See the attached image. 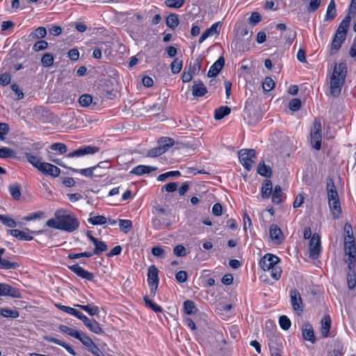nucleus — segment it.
I'll list each match as a JSON object with an SVG mask.
<instances>
[{"label":"nucleus","mask_w":356,"mask_h":356,"mask_svg":"<svg viewBox=\"0 0 356 356\" xmlns=\"http://www.w3.org/2000/svg\"><path fill=\"white\" fill-rule=\"evenodd\" d=\"M346 72L345 63H341L334 67L330 79V95L333 97H337L340 95Z\"/></svg>","instance_id":"obj_1"},{"label":"nucleus","mask_w":356,"mask_h":356,"mask_svg":"<svg viewBox=\"0 0 356 356\" xmlns=\"http://www.w3.org/2000/svg\"><path fill=\"white\" fill-rule=\"evenodd\" d=\"M55 217L60 222V230L73 232L79 227V221L77 218L73 214H67L65 210H57L55 212Z\"/></svg>","instance_id":"obj_2"},{"label":"nucleus","mask_w":356,"mask_h":356,"mask_svg":"<svg viewBox=\"0 0 356 356\" xmlns=\"http://www.w3.org/2000/svg\"><path fill=\"white\" fill-rule=\"evenodd\" d=\"M322 140V127L320 120L315 119L310 132V141L313 148L320 150Z\"/></svg>","instance_id":"obj_3"},{"label":"nucleus","mask_w":356,"mask_h":356,"mask_svg":"<svg viewBox=\"0 0 356 356\" xmlns=\"http://www.w3.org/2000/svg\"><path fill=\"white\" fill-rule=\"evenodd\" d=\"M99 168H104V170L108 169V168H109V163L107 161H102V162H100L98 165L91 167V168H84V169H81V170L70 168V170H72V172H79L81 175H82L85 177H91V178H92V177L99 178V177H102L103 174H104L102 172H96L99 170Z\"/></svg>","instance_id":"obj_4"},{"label":"nucleus","mask_w":356,"mask_h":356,"mask_svg":"<svg viewBox=\"0 0 356 356\" xmlns=\"http://www.w3.org/2000/svg\"><path fill=\"white\" fill-rule=\"evenodd\" d=\"M257 158L256 152L253 149H243L238 152V159L245 170L250 171Z\"/></svg>","instance_id":"obj_5"},{"label":"nucleus","mask_w":356,"mask_h":356,"mask_svg":"<svg viewBox=\"0 0 356 356\" xmlns=\"http://www.w3.org/2000/svg\"><path fill=\"white\" fill-rule=\"evenodd\" d=\"M159 280V270L154 265L150 266L148 268L147 282L150 288L151 296L153 297L156 295Z\"/></svg>","instance_id":"obj_6"},{"label":"nucleus","mask_w":356,"mask_h":356,"mask_svg":"<svg viewBox=\"0 0 356 356\" xmlns=\"http://www.w3.org/2000/svg\"><path fill=\"white\" fill-rule=\"evenodd\" d=\"M321 251V243L320 236L315 233L312 235L309 241V257L312 259L318 258Z\"/></svg>","instance_id":"obj_7"},{"label":"nucleus","mask_w":356,"mask_h":356,"mask_svg":"<svg viewBox=\"0 0 356 356\" xmlns=\"http://www.w3.org/2000/svg\"><path fill=\"white\" fill-rule=\"evenodd\" d=\"M290 299L292 307L298 315L303 312V303L300 292L296 289L290 291Z\"/></svg>","instance_id":"obj_8"},{"label":"nucleus","mask_w":356,"mask_h":356,"mask_svg":"<svg viewBox=\"0 0 356 356\" xmlns=\"http://www.w3.org/2000/svg\"><path fill=\"white\" fill-rule=\"evenodd\" d=\"M280 259L277 256L272 254H266L259 260V266L264 271L270 270L274 265L277 264Z\"/></svg>","instance_id":"obj_9"},{"label":"nucleus","mask_w":356,"mask_h":356,"mask_svg":"<svg viewBox=\"0 0 356 356\" xmlns=\"http://www.w3.org/2000/svg\"><path fill=\"white\" fill-rule=\"evenodd\" d=\"M99 150V148L96 146H84L81 147L79 149H75L74 151L69 153L67 155V157L68 158H72V157H79L83 156L86 154H93L97 152H98Z\"/></svg>","instance_id":"obj_10"},{"label":"nucleus","mask_w":356,"mask_h":356,"mask_svg":"<svg viewBox=\"0 0 356 356\" xmlns=\"http://www.w3.org/2000/svg\"><path fill=\"white\" fill-rule=\"evenodd\" d=\"M38 170L44 175L51 176L54 178L58 177L60 174V169L49 163L43 162L42 164L39 165Z\"/></svg>","instance_id":"obj_11"},{"label":"nucleus","mask_w":356,"mask_h":356,"mask_svg":"<svg viewBox=\"0 0 356 356\" xmlns=\"http://www.w3.org/2000/svg\"><path fill=\"white\" fill-rule=\"evenodd\" d=\"M69 269L72 270L74 273H75L78 277L88 280V281H93L95 279V275L92 273H90L82 267H81L79 264H74L72 266H70Z\"/></svg>","instance_id":"obj_12"},{"label":"nucleus","mask_w":356,"mask_h":356,"mask_svg":"<svg viewBox=\"0 0 356 356\" xmlns=\"http://www.w3.org/2000/svg\"><path fill=\"white\" fill-rule=\"evenodd\" d=\"M69 269L72 270L74 273H75L78 277L88 280V281H93L95 279V275L92 273H90L82 267H81L79 264H74L72 266H70Z\"/></svg>","instance_id":"obj_13"},{"label":"nucleus","mask_w":356,"mask_h":356,"mask_svg":"<svg viewBox=\"0 0 356 356\" xmlns=\"http://www.w3.org/2000/svg\"><path fill=\"white\" fill-rule=\"evenodd\" d=\"M0 296H10L12 298H20L21 293L17 288L6 284L0 283Z\"/></svg>","instance_id":"obj_14"},{"label":"nucleus","mask_w":356,"mask_h":356,"mask_svg":"<svg viewBox=\"0 0 356 356\" xmlns=\"http://www.w3.org/2000/svg\"><path fill=\"white\" fill-rule=\"evenodd\" d=\"M225 65V58L223 56H220L210 67L207 76L209 77L216 76L220 70L222 69Z\"/></svg>","instance_id":"obj_15"},{"label":"nucleus","mask_w":356,"mask_h":356,"mask_svg":"<svg viewBox=\"0 0 356 356\" xmlns=\"http://www.w3.org/2000/svg\"><path fill=\"white\" fill-rule=\"evenodd\" d=\"M270 236L271 239L277 244H280L284 241V236L282 230L277 225H272L270 227Z\"/></svg>","instance_id":"obj_16"},{"label":"nucleus","mask_w":356,"mask_h":356,"mask_svg":"<svg viewBox=\"0 0 356 356\" xmlns=\"http://www.w3.org/2000/svg\"><path fill=\"white\" fill-rule=\"evenodd\" d=\"M302 337L305 340L309 341L312 343H315L316 338L312 325L309 323H305L302 327Z\"/></svg>","instance_id":"obj_17"},{"label":"nucleus","mask_w":356,"mask_h":356,"mask_svg":"<svg viewBox=\"0 0 356 356\" xmlns=\"http://www.w3.org/2000/svg\"><path fill=\"white\" fill-rule=\"evenodd\" d=\"M83 324L90 331L95 334H100L104 333L100 324L95 319L87 318V321H84Z\"/></svg>","instance_id":"obj_18"},{"label":"nucleus","mask_w":356,"mask_h":356,"mask_svg":"<svg viewBox=\"0 0 356 356\" xmlns=\"http://www.w3.org/2000/svg\"><path fill=\"white\" fill-rule=\"evenodd\" d=\"M207 92V87L201 81L198 80L193 82V86H192V93L194 96L197 97H203Z\"/></svg>","instance_id":"obj_19"},{"label":"nucleus","mask_w":356,"mask_h":356,"mask_svg":"<svg viewBox=\"0 0 356 356\" xmlns=\"http://www.w3.org/2000/svg\"><path fill=\"white\" fill-rule=\"evenodd\" d=\"M220 22L213 24L210 28L207 29L200 36L199 42H203L209 36L219 33Z\"/></svg>","instance_id":"obj_20"},{"label":"nucleus","mask_w":356,"mask_h":356,"mask_svg":"<svg viewBox=\"0 0 356 356\" xmlns=\"http://www.w3.org/2000/svg\"><path fill=\"white\" fill-rule=\"evenodd\" d=\"M351 17L346 16L340 23L336 33L339 35L341 38H346L348 32V29L350 26Z\"/></svg>","instance_id":"obj_21"},{"label":"nucleus","mask_w":356,"mask_h":356,"mask_svg":"<svg viewBox=\"0 0 356 356\" xmlns=\"http://www.w3.org/2000/svg\"><path fill=\"white\" fill-rule=\"evenodd\" d=\"M157 170L156 167H152L148 165H139L134 168L130 173L136 175H143L144 174H149L153 171Z\"/></svg>","instance_id":"obj_22"},{"label":"nucleus","mask_w":356,"mask_h":356,"mask_svg":"<svg viewBox=\"0 0 356 356\" xmlns=\"http://www.w3.org/2000/svg\"><path fill=\"white\" fill-rule=\"evenodd\" d=\"M321 333L323 337H327L331 326V318L329 315L324 316L321 319Z\"/></svg>","instance_id":"obj_23"},{"label":"nucleus","mask_w":356,"mask_h":356,"mask_svg":"<svg viewBox=\"0 0 356 356\" xmlns=\"http://www.w3.org/2000/svg\"><path fill=\"white\" fill-rule=\"evenodd\" d=\"M273 192V184L269 179H266L262 183L261 193L264 199L270 197Z\"/></svg>","instance_id":"obj_24"},{"label":"nucleus","mask_w":356,"mask_h":356,"mask_svg":"<svg viewBox=\"0 0 356 356\" xmlns=\"http://www.w3.org/2000/svg\"><path fill=\"white\" fill-rule=\"evenodd\" d=\"M8 232L13 236L21 241H31L33 239V237L29 234L19 229H9L8 230Z\"/></svg>","instance_id":"obj_25"},{"label":"nucleus","mask_w":356,"mask_h":356,"mask_svg":"<svg viewBox=\"0 0 356 356\" xmlns=\"http://www.w3.org/2000/svg\"><path fill=\"white\" fill-rule=\"evenodd\" d=\"M257 173L262 177L269 178L272 176L273 172L269 165H266L264 161H261L257 166Z\"/></svg>","instance_id":"obj_26"},{"label":"nucleus","mask_w":356,"mask_h":356,"mask_svg":"<svg viewBox=\"0 0 356 356\" xmlns=\"http://www.w3.org/2000/svg\"><path fill=\"white\" fill-rule=\"evenodd\" d=\"M92 243L95 245V249L92 252V255H99L108 249V246L106 243L99 240L98 238L92 240Z\"/></svg>","instance_id":"obj_27"},{"label":"nucleus","mask_w":356,"mask_h":356,"mask_svg":"<svg viewBox=\"0 0 356 356\" xmlns=\"http://www.w3.org/2000/svg\"><path fill=\"white\" fill-rule=\"evenodd\" d=\"M346 38H341L339 35H337L336 33L330 49V54H334L338 50L341 48L343 42L345 40Z\"/></svg>","instance_id":"obj_28"},{"label":"nucleus","mask_w":356,"mask_h":356,"mask_svg":"<svg viewBox=\"0 0 356 356\" xmlns=\"http://www.w3.org/2000/svg\"><path fill=\"white\" fill-rule=\"evenodd\" d=\"M330 211L334 219H337L341 213V208L339 200L338 201H332L328 203Z\"/></svg>","instance_id":"obj_29"},{"label":"nucleus","mask_w":356,"mask_h":356,"mask_svg":"<svg viewBox=\"0 0 356 356\" xmlns=\"http://www.w3.org/2000/svg\"><path fill=\"white\" fill-rule=\"evenodd\" d=\"M231 112V108L227 106H221L215 110L214 118L216 120H220L228 115Z\"/></svg>","instance_id":"obj_30"},{"label":"nucleus","mask_w":356,"mask_h":356,"mask_svg":"<svg viewBox=\"0 0 356 356\" xmlns=\"http://www.w3.org/2000/svg\"><path fill=\"white\" fill-rule=\"evenodd\" d=\"M336 16V5L334 0H331L328 4L326 15L325 17V21H332Z\"/></svg>","instance_id":"obj_31"},{"label":"nucleus","mask_w":356,"mask_h":356,"mask_svg":"<svg viewBox=\"0 0 356 356\" xmlns=\"http://www.w3.org/2000/svg\"><path fill=\"white\" fill-rule=\"evenodd\" d=\"M166 25L171 29H175L179 25L178 15L170 13L165 19Z\"/></svg>","instance_id":"obj_32"},{"label":"nucleus","mask_w":356,"mask_h":356,"mask_svg":"<svg viewBox=\"0 0 356 356\" xmlns=\"http://www.w3.org/2000/svg\"><path fill=\"white\" fill-rule=\"evenodd\" d=\"M47 35V29L43 26L37 28L33 32L31 33L29 38L31 40L42 39Z\"/></svg>","instance_id":"obj_33"},{"label":"nucleus","mask_w":356,"mask_h":356,"mask_svg":"<svg viewBox=\"0 0 356 356\" xmlns=\"http://www.w3.org/2000/svg\"><path fill=\"white\" fill-rule=\"evenodd\" d=\"M184 312L188 315L195 314L198 311L195 302L192 300L184 301Z\"/></svg>","instance_id":"obj_34"},{"label":"nucleus","mask_w":356,"mask_h":356,"mask_svg":"<svg viewBox=\"0 0 356 356\" xmlns=\"http://www.w3.org/2000/svg\"><path fill=\"white\" fill-rule=\"evenodd\" d=\"M283 195L282 190L280 186L277 185L274 188V191L272 192V201L274 204H278L282 202V196Z\"/></svg>","instance_id":"obj_35"},{"label":"nucleus","mask_w":356,"mask_h":356,"mask_svg":"<svg viewBox=\"0 0 356 356\" xmlns=\"http://www.w3.org/2000/svg\"><path fill=\"white\" fill-rule=\"evenodd\" d=\"M76 339L79 340L82 344L88 348V350L91 348V347L95 344L92 339L83 332H79V338H76Z\"/></svg>","instance_id":"obj_36"},{"label":"nucleus","mask_w":356,"mask_h":356,"mask_svg":"<svg viewBox=\"0 0 356 356\" xmlns=\"http://www.w3.org/2000/svg\"><path fill=\"white\" fill-rule=\"evenodd\" d=\"M158 143L159 147H163V149H165V152L170 147L175 144V140L169 137H162L159 140Z\"/></svg>","instance_id":"obj_37"},{"label":"nucleus","mask_w":356,"mask_h":356,"mask_svg":"<svg viewBox=\"0 0 356 356\" xmlns=\"http://www.w3.org/2000/svg\"><path fill=\"white\" fill-rule=\"evenodd\" d=\"M19 266L17 262L10 261L6 259L0 258V269H16Z\"/></svg>","instance_id":"obj_38"},{"label":"nucleus","mask_w":356,"mask_h":356,"mask_svg":"<svg viewBox=\"0 0 356 356\" xmlns=\"http://www.w3.org/2000/svg\"><path fill=\"white\" fill-rule=\"evenodd\" d=\"M77 307L88 313L90 316H98L99 309L97 306L92 305H77Z\"/></svg>","instance_id":"obj_39"},{"label":"nucleus","mask_w":356,"mask_h":356,"mask_svg":"<svg viewBox=\"0 0 356 356\" xmlns=\"http://www.w3.org/2000/svg\"><path fill=\"white\" fill-rule=\"evenodd\" d=\"M183 66L182 60L179 58H176L170 64V70L173 74L179 73Z\"/></svg>","instance_id":"obj_40"},{"label":"nucleus","mask_w":356,"mask_h":356,"mask_svg":"<svg viewBox=\"0 0 356 356\" xmlns=\"http://www.w3.org/2000/svg\"><path fill=\"white\" fill-rule=\"evenodd\" d=\"M58 328L62 332L65 333L75 339L79 338L80 331L74 330L73 328L69 327L64 325H60Z\"/></svg>","instance_id":"obj_41"},{"label":"nucleus","mask_w":356,"mask_h":356,"mask_svg":"<svg viewBox=\"0 0 356 356\" xmlns=\"http://www.w3.org/2000/svg\"><path fill=\"white\" fill-rule=\"evenodd\" d=\"M144 302L145 303V305L150 308L152 310H153L155 312H161L163 311V309L161 306L156 304L154 302L151 300L147 296H145L143 297Z\"/></svg>","instance_id":"obj_42"},{"label":"nucleus","mask_w":356,"mask_h":356,"mask_svg":"<svg viewBox=\"0 0 356 356\" xmlns=\"http://www.w3.org/2000/svg\"><path fill=\"white\" fill-rule=\"evenodd\" d=\"M120 229L124 234H127L132 228V222L130 220L119 219Z\"/></svg>","instance_id":"obj_43"},{"label":"nucleus","mask_w":356,"mask_h":356,"mask_svg":"<svg viewBox=\"0 0 356 356\" xmlns=\"http://www.w3.org/2000/svg\"><path fill=\"white\" fill-rule=\"evenodd\" d=\"M347 284L350 290L356 286V271H348L347 274Z\"/></svg>","instance_id":"obj_44"},{"label":"nucleus","mask_w":356,"mask_h":356,"mask_svg":"<svg viewBox=\"0 0 356 356\" xmlns=\"http://www.w3.org/2000/svg\"><path fill=\"white\" fill-rule=\"evenodd\" d=\"M0 221L3 225L10 228H14L17 226L15 220L8 216L0 214Z\"/></svg>","instance_id":"obj_45"},{"label":"nucleus","mask_w":356,"mask_h":356,"mask_svg":"<svg viewBox=\"0 0 356 356\" xmlns=\"http://www.w3.org/2000/svg\"><path fill=\"white\" fill-rule=\"evenodd\" d=\"M25 157L28 160V161L33 165L35 168L38 169L40 164H42L43 162H41V159L39 157H37L31 153H25Z\"/></svg>","instance_id":"obj_46"},{"label":"nucleus","mask_w":356,"mask_h":356,"mask_svg":"<svg viewBox=\"0 0 356 356\" xmlns=\"http://www.w3.org/2000/svg\"><path fill=\"white\" fill-rule=\"evenodd\" d=\"M344 250H345L346 254H348V257L355 256L356 248H355V242L353 241L345 242Z\"/></svg>","instance_id":"obj_47"},{"label":"nucleus","mask_w":356,"mask_h":356,"mask_svg":"<svg viewBox=\"0 0 356 356\" xmlns=\"http://www.w3.org/2000/svg\"><path fill=\"white\" fill-rule=\"evenodd\" d=\"M54 61V58L53 54L51 53L44 54L41 58V63L44 67H51L53 65Z\"/></svg>","instance_id":"obj_48"},{"label":"nucleus","mask_w":356,"mask_h":356,"mask_svg":"<svg viewBox=\"0 0 356 356\" xmlns=\"http://www.w3.org/2000/svg\"><path fill=\"white\" fill-rule=\"evenodd\" d=\"M9 191L14 200H18L21 197V191L17 184H11L9 186Z\"/></svg>","instance_id":"obj_49"},{"label":"nucleus","mask_w":356,"mask_h":356,"mask_svg":"<svg viewBox=\"0 0 356 356\" xmlns=\"http://www.w3.org/2000/svg\"><path fill=\"white\" fill-rule=\"evenodd\" d=\"M1 315L3 317H10L13 318H16L19 316V312L17 310L10 309L8 308H3L0 312Z\"/></svg>","instance_id":"obj_50"},{"label":"nucleus","mask_w":356,"mask_h":356,"mask_svg":"<svg viewBox=\"0 0 356 356\" xmlns=\"http://www.w3.org/2000/svg\"><path fill=\"white\" fill-rule=\"evenodd\" d=\"M181 173L178 170L170 171L159 175L157 180L159 181H163L169 177H179Z\"/></svg>","instance_id":"obj_51"},{"label":"nucleus","mask_w":356,"mask_h":356,"mask_svg":"<svg viewBox=\"0 0 356 356\" xmlns=\"http://www.w3.org/2000/svg\"><path fill=\"white\" fill-rule=\"evenodd\" d=\"M88 221L93 225H102L106 222V218L104 216H93L90 217Z\"/></svg>","instance_id":"obj_52"},{"label":"nucleus","mask_w":356,"mask_h":356,"mask_svg":"<svg viewBox=\"0 0 356 356\" xmlns=\"http://www.w3.org/2000/svg\"><path fill=\"white\" fill-rule=\"evenodd\" d=\"M49 148L51 150L58 151L61 154L66 153L67 151V145L61 143H53L50 145Z\"/></svg>","instance_id":"obj_53"},{"label":"nucleus","mask_w":356,"mask_h":356,"mask_svg":"<svg viewBox=\"0 0 356 356\" xmlns=\"http://www.w3.org/2000/svg\"><path fill=\"white\" fill-rule=\"evenodd\" d=\"M185 0H165V5L168 8H179L184 4Z\"/></svg>","instance_id":"obj_54"},{"label":"nucleus","mask_w":356,"mask_h":356,"mask_svg":"<svg viewBox=\"0 0 356 356\" xmlns=\"http://www.w3.org/2000/svg\"><path fill=\"white\" fill-rule=\"evenodd\" d=\"M261 21V15L257 12L252 13L248 19V22L252 26H255Z\"/></svg>","instance_id":"obj_55"},{"label":"nucleus","mask_w":356,"mask_h":356,"mask_svg":"<svg viewBox=\"0 0 356 356\" xmlns=\"http://www.w3.org/2000/svg\"><path fill=\"white\" fill-rule=\"evenodd\" d=\"M92 102V96L90 95H88V94H84V95H81L79 97V104H81V106H82L83 107L88 106L89 105H90Z\"/></svg>","instance_id":"obj_56"},{"label":"nucleus","mask_w":356,"mask_h":356,"mask_svg":"<svg viewBox=\"0 0 356 356\" xmlns=\"http://www.w3.org/2000/svg\"><path fill=\"white\" fill-rule=\"evenodd\" d=\"M270 275L271 277L275 280H278L282 275V270L280 266H277V264H275L270 269Z\"/></svg>","instance_id":"obj_57"},{"label":"nucleus","mask_w":356,"mask_h":356,"mask_svg":"<svg viewBox=\"0 0 356 356\" xmlns=\"http://www.w3.org/2000/svg\"><path fill=\"white\" fill-rule=\"evenodd\" d=\"M163 153H165V149H163V147H160L159 145L158 147L149 149L147 154V156L149 157H155L160 156Z\"/></svg>","instance_id":"obj_58"},{"label":"nucleus","mask_w":356,"mask_h":356,"mask_svg":"<svg viewBox=\"0 0 356 356\" xmlns=\"http://www.w3.org/2000/svg\"><path fill=\"white\" fill-rule=\"evenodd\" d=\"M15 152L8 147L0 148V158L6 159L13 157Z\"/></svg>","instance_id":"obj_59"},{"label":"nucleus","mask_w":356,"mask_h":356,"mask_svg":"<svg viewBox=\"0 0 356 356\" xmlns=\"http://www.w3.org/2000/svg\"><path fill=\"white\" fill-rule=\"evenodd\" d=\"M275 87V82L270 77H266L262 84L264 91L269 92Z\"/></svg>","instance_id":"obj_60"},{"label":"nucleus","mask_w":356,"mask_h":356,"mask_svg":"<svg viewBox=\"0 0 356 356\" xmlns=\"http://www.w3.org/2000/svg\"><path fill=\"white\" fill-rule=\"evenodd\" d=\"M301 107V101L298 98L291 99L289 103V108L292 111H297Z\"/></svg>","instance_id":"obj_61"},{"label":"nucleus","mask_w":356,"mask_h":356,"mask_svg":"<svg viewBox=\"0 0 356 356\" xmlns=\"http://www.w3.org/2000/svg\"><path fill=\"white\" fill-rule=\"evenodd\" d=\"M201 61L202 60L200 58H197L193 65H190L189 70L193 74H198L200 70H201Z\"/></svg>","instance_id":"obj_62"},{"label":"nucleus","mask_w":356,"mask_h":356,"mask_svg":"<svg viewBox=\"0 0 356 356\" xmlns=\"http://www.w3.org/2000/svg\"><path fill=\"white\" fill-rule=\"evenodd\" d=\"M47 47L48 42L45 40H41L34 44V45L33 46V50L35 52L42 51L46 49Z\"/></svg>","instance_id":"obj_63"},{"label":"nucleus","mask_w":356,"mask_h":356,"mask_svg":"<svg viewBox=\"0 0 356 356\" xmlns=\"http://www.w3.org/2000/svg\"><path fill=\"white\" fill-rule=\"evenodd\" d=\"M279 323L280 327L284 330H289V327H291V321L286 316H280L279 319Z\"/></svg>","instance_id":"obj_64"}]
</instances>
